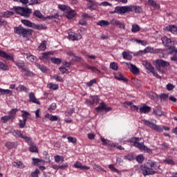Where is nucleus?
Masks as SVG:
<instances>
[{
  "instance_id": "1",
  "label": "nucleus",
  "mask_w": 177,
  "mask_h": 177,
  "mask_svg": "<svg viewBox=\"0 0 177 177\" xmlns=\"http://www.w3.org/2000/svg\"><path fill=\"white\" fill-rule=\"evenodd\" d=\"M14 32L19 37H23V38H27V37H31L32 35V30L25 28L21 25L14 27Z\"/></svg>"
},
{
  "instance_id": "2",
  "label": "nucleus",
  "mask_w": 177,
  "mask_h": 177,
  "mask_svg": "<svg viewBox=\"0 0 177 177\" xmlns=\"http://www.w3.org/2000/svg\"><path fill=\"white\" fill-rule=\"evenodd\" d=\"M140 138L138 137L132 138L130 140V143L132 146H135V147H137L140 150H142L144 151H147V153H149V154H151L153 151L150 148H148L147 147L145 146L144 142H139Z\"/></svg>"
},
{
  "instance_id": "3",
  "label": "nucleus",
  "mask_w": 177,
  "mask_h": 177,
  "mask_svg": "<svg viewBox=\"0 0 177 177\" xmlns=\"http://www.w3.org/2000/svg\"><path fill=\"white\" fill-rule=\"evenodd\" d=\"M153 169H156V162H148L144 167H142V174L145 176L147 175H154L156 171Z\"/></svg>"
},
{
  "instance_id": "4",
  "label": "nucleus",
  "mask_w": 177,
  "mask_h": 177,
  "mask_svg": "<svg viewBox=\"0 0 177 177\" xmlns=\"http://www.w3.org/2000/svg\"><path fill=\"white\" fill-rule=\"evenodd\" d=\"M12 10H14L17 15H19V16H23L26 18L30 17V15L32 13V10L20 6H14Z\"/></svg>"
},
{
  "instance_id": "5",
  "label": "nucleus",
  "mask_w": 177,
  "mask_h": 177,
  "mask_svg": "<svg viewBox=\"0 0 177 177\" xmlns=\"http://www.w3.org/2000/svg\"><path fill=\"white\" fill-rule=\"evenodd\" d=\"M58 8L60 10L65 13L66 19H74V17H75V15H77L75 11L72 10L70 6L66 5H59Z\"/></svg>"
},
{
  "instance_id": "6",
  "label": "nucleus",
  "mask_w": 177,
  "mask_h": 177,
  "mask_svg": "<svg viewBox=\"0 0 177 177\" xmlns=\"http://www.w3.org/2000/svg\"><path fill=\"white\" fill-rule=\"evenodd\" d=\"M143 66L148 70L147 73H151L154 77H156V78H158L159 80H161V76L158 75V73H156V71H154V66L150 64V62H148L147 61H144L142 62Z\"/></svg>"
},
{
  "instance_id": "7",
  "label": "nucleus",
  "mask_w": 177,
  "mask_h": 177,
  "mask_svg": "<svg viewBox=\"0 0 177 177\" xmlns=\"http://www.w3.org/2000/svg\"><path fill=\"white\" fill-rule=\"evenodd\" d=\"M21 23L22 24H24L26 27H30L35 30H44V25H37L29 20L22 19Z\"/></svg>"
},
{
  "instance_id": "8",
  "label": "nucleus",
  "mask_w": 177,
  "mask_h": 177,
  "mask_svg": "<svg viewBox=\"0 0 177 177\" xmlns=\"http://www.w3.org/2000/svg\"><path fill=\"white\" fill-rule=\"evenodd\" d=\"M129 6H116L113 13H117L118 15H125V13H129Z\"/></svg>"
},
{
  "instance_id": "9",
  "label": "nucleus",
  "mask_w": 177,
  "mask_h": 177,
  "mask_svg": "<svg viewBox=\"0 0 177 177\" xmlns=\"http://www.w3.org/2000/svg\"><path fill=\"white\" fill-rule=\"evenodd\" d=\"M161 39L163 45L168 48L169 50H171L172 49H174V48H176L174 45V41H172L171 39L167 37H163L161 38Z\"/></svg>"
},
{
  "instance_id": "10",
  "label": "nucleus",
  "mask_w": 177,
  "mask_h": 177,
  "mask_svg": "<svg viewBox=\"0 0 177 177\" xmlns=\"http://www.w3.org/2000/svg\"><path fill=\"white\" fill-rule=\"evenodd\" d=\"M100 101L99 96L91 95L89 97V99L86 100V104H88V106H93L94 104H97Z\"/></svg>"
},
{
  "instance_id": "11",
  "label": "nucleus",
  "mask_w": 177,
  "mask_h": 177,
  "mask_svg": "<svg viewBox=\"0 0 177 177\" xmlns=\"http://www.w3.org/2000/svg\"><path fill=\"white\" fill-rule=\"evenodd\" d=\"M27 143L29 145V151L30 153H38V148L37 147V145L34 143L32 141V138L29 137V139L27 140Z\"/></svg>"
},
{
  "instance_id": "12",
  "label": "nucleus",
  "mask_w": 177,
  "mask_h": 177,
  "mask_svg": "<svg viewBox=\"0 0 177 177\" xmlns=\"http://www.w3.org/2000/svg\"><path fill=\"white\" fill-rule=\"evenodd\" d=\"M33 16H35V17H37V19H41V20H44V21L47 20V19H48L49 20L56 19V17L53 15L47 16L46 17H45L39 10H35V12H33Z\"/></svg>"
},
{
  "instance_id": "13",
  "label": "nucleus",
  "mask_w": 177,
  "mask_h": 177,
  "mask_svg": "<svg viewBox=\"0 0 177 177\" xmlns=\"http://www.w3.org/2000/svg\"><path fill=\"white\" fill-rule=\"evenodd\" d=\"M86 8L89 10H96L97 9L98 4L93 0H86Z\"/></svg>"
},
{
  "instance_id": "14",
  "label": "nucleus",
  "mask_w": 177,
  "mask_h": 177,
  "mask_svg": "<svg viewBox=\"0 0 177 177\" xmlns=\"http://www.w3.org/2000/svg\"><path fill=\"white\" fill-rule=\"evenodd\" d=\"M152 114L153 115H156L157 117H161L165 114L164 111L161 109V106H156L154 108H153V112Z\"/></svg>"
},
{
  "instance_id": "15",
  "label": "nucleus",
  "mask_w": 177,
  "mask_h": 177,
  "mask_svg": "<svg viewBox=\"0 0 177 177\" xmlns=\"http://www.w3.org/2000/svg\"><path fill=\"white\" fill-rule=\"evenodd\" d=\"M169 66V62L164 61L162 59H157L156 61V68H161V67H168Z\"/></svg>"
},
{
  "instance_id": "16",
  "label": "nucleus",
  "mask_w": 177,
  "mask_h": 177,
  "mask_svg": "<svg viewBox=\"0 0 177 177\" xmlns=\"http://www.w3.org/2000/svg\"><path fill=\"white\" fill-rule=\"evenodd\" d=\"M169 55H171L170 57V60L171 62H177V48H173L171 50L169 51Z\"/></svg>"
},
{
  "instance_id": "17",
  "label": "nucleus",
  "mask_w": 177,
  "mask_h": 177,
  "mask_svg": "<svg viewBox=\"0 0 177 177\" xmlns=\"http://www.w3.org/2000/svg\"><path fill=\"white\" fill-rule=\"evenodd\" d=\"M115 80H118V81H122V82H128L129 81L128 78L124 77V75H122L121 72L115 73Z\"/></svg>"
},
{
  "instance_id": "18",
  "label": "nucleus",
  "mask_w": 177,
  "mask_h": 177,
  "mask_svg": "<svg viewBox=\"0 0 177 177\" xmlns=\"http://www.w3.org/2000/svg\"><path fill=\"white\" fill-rule=\"evenodd\" d=\"M13 134H14V136H17L18 138H21V139H24V140H26V142L30 138L27 136H23V132H21V131H20V130H14Z\"/></svg>"
},
{
  "instance_id": "19",
  "label": "nucleus",
  "mask_w": 177,
  "mask_h": 177,
  "mask_svg": "<svg viewBox=\"0 0 177 177\" xmlns=\"http://www.w3.org/2000/svg\"><path fill=\"white\" fill-rule=\"evenodd\" d=\"M0 57L6 59L7 60H13V55L12 53H7L5 51L0 50Z\"/></svg>"
},
{
  "instance_id": "20",
  "label": "nucleus",
  "mask_w": 177,
  "mask_h": 177,
  "mask_svg": "<svg viewBox=\"0 0 177 177\" xmlns=\"http://www.w3.org/2000/svg\"><path fill=\"white\" fill-rule=\"evenodd\" d=\"M29 102L30 103H35V104H41V102L38 101L37 97H35V94L32 92L30 93L29 95Z\"/></svg>"
},
{
  "instance_id": "21",
  "label": "nucleus",
  "mask_w": 177,
  "mask_h": 177,
  "mask_svg": "<svg viewBox=\"0 0 177 177\" xmlns=\"http://www.w3.org/2000/svg\"><path fill=\"white\" fill-rule=\"evenodd\" d=\"M68 38L72 41H78L79 39H81V38H82V35H81V34H75L74 32H72L68 34Z\"/></svg>"
},
{
  "instance_id": "22",
  "label": "nucleus",
  "mask_w": 177,
  "mask_h": 177,
  "mask_svg": "<svg viewBox=\"0 0 177 177\" xmlns=\"http://www.w3.org/2000/svg\"><path fill=\"white\" fill-rule=\"evenodd\" d=\"M150 110H151V107L145 105L140 107L139 111L141 114H149L150 113Z\"/></svg>"
},
{
  "instance_id": "23",
  "label": "nucleus",
  "mask_w": 177,
  "mask_h": 177,
  "mask_svg": "<svg viewBox=\"0 0 177 177\" xmlns=\"http://www.w3.org/2000/svg\"><path fill=\"white\" fill-rule=\"evenodd\" d=\"M50 55H52L51 52L44 53L42 56L39 57L40 60H46V62H49L50 60Z\"/></svg>"
},
{
  "instance_id": "24",
  "label": "nucleus",
  "mask_w": 177,
  "mask_h": 177,
  "mask_svg": "<svg viewBox=\"0 0 177 177\" xmlns=\"http://www.w3.org/2000/svg\"><path fill=\"white\" fill-rule=\"evenodd\" d=\"M138 53H156V49L151 46L145 48L143 50H140Z\"/></svg>"
},
{
  "instance_id": "25",
  "label": "nucleus",
  "mask_w": 177,
  "mask_h": 177,
  "mask_svg": "<svg viewBox=\"0 0 177 177\" xmlns=\"http://www.w3.org/2000/svg\"><path fill=\"white\" fill-rule=\"evenodd\" d=\"M155 55H158L159 57H166L167 53H165V50L161 48H156L155 49Z\"/></svg>"
},
{
  "instance_id": "26",
  "label": "nucleus",
  "mask_w": 177,
  "mask_h": 177,
  "mask_svg": "<svg viewBox=\"0 0 177 177\" xmlns=\"http://www.w3.org/2000/svg\"><path fill=\"white\" fill-rule=\"evenodd\" d=\"M73 167L74 168H79L80 169H90V167L86 166V165H82V163H81L80 162H76L74 165H73Z\"/></svg>"
},
{
  "instance_id": "27",
  "label": "nucleus",
  "mask_w": 177,
  "mask_h": 177,
  "mask_svg": "<svg viewBox=\"0 0 177 177\" xmlns=\"http://www.w3.org/2000/svg\"><path fill=\"white\" fill-rule=\"evenodd\" d=\"M14 64H15V66H17V67H18V68H19V70L24 71V68H26L27 67L26 66V64L23 61H15Z\"/></svg>"
},
{
  "instance_id": "28",
  "label": "nucleus",
  "mask_w": 177,
  "mask_h": 177,
  "mask_svg": "<svg viewBox=\"0 0 177 177\" xmlns=\"http://www.w3.org/2000/svg\"><path fill=\"white\" fill-rule=\"evenodd\" d=\"M130 12H135V13H141L142 8L136 6H129Z\"/></svg>"
},
{
  "instance_id": "29",
  "label": "nucleus",
  "mask_w": 177,
  "mask_h": 177,
  "mask_svg": "<svg viewBox=\"0 0 177 177\" xmlns=\"http://www.w3.org/2000/svg\"><path fill=\"white\" fill-rule=\"evenodd\" d=\"M130 71L133 74V75H138L140 73L139 68L132 64H130Z\"/></svg>"
},
{
  "instance_id": "30",
  "label": "nucleus",
  "mask_w": 177,
  "mask_h": 177,
  "mask_svg": "<svg viewBox=\"0 0 177 177\" xmlns=\"http://www.w3.org/2000/svg\"><path fill=\"white\" fill-rule=\"evenodd\" d=\"M164 162L169 165H175V161L172 159V156H167L164 160Z\"/></svg>"
},
{
  "instance_id": "31",
  "label": "nucleus",
  "mask_w": 177,
  "mask_h": 177,
  "mask_svg": "<svg viewBox=\"0 0 177 177\" xmlns=\"http://www.w3.org/2000/svg\"><path fill=\"white\" fill-rule=\"evenodd\" d=\"M17 111H19V109H12L11 111H8V114L10 117H12V121L15 120V118L16 117V114H17Z\"/></svg>"
},
{
  "instance_id": "32",
  "label": "nucleus",
  "mask_w": 177,
  "mask_h": 177,
  "mask_svg": "<svg viewBox=\"0 0 177 177\" xmlns=\"http://www.w3.org/2000/svg\"><path fill=\"white\" fill-rule=\"evenodd\" d=\"M122 56L125 60H132V55L127 51H123L122 53Z\"/></svg>"
},
{
  "instance_id": "33",
  "label": "nucleus",
  "mask_w": 177,
  "mask_h": 177,
  "mask_svg": "<svg viewBox=\"0 0 177 177\" xmlns=\"http://www.w3.org/2000/svg\"><path fill=\"white\" fill-rule=\"evenodd\" d=\"M25 72L24 75L26 77H34V73H32L28 66H26L25 68H24V71Z\"/></svg>"
},
{
  "instance_id": "34",
  "label": "nucleus",
  "mask_w": 177,
  "mask_h": 177,
  "mask_svg": "<svg viewBox=\"0 0 177 177\" xmlns=\"http://www.w3.org/2000/svg\"><path fill=\"white\" fill-rule=\"evenodd\" d=\"M167 31H170V32H172L174 34V32H177V26L174 25H171L166 27Z\"/></svg>"
},
{
  "instance_id": "35",
  "label": "nucleus",
  "mask_w": 177,
  "mask_h": 177,
  "mask_svg": "<svg viewBox=\"0 0 177 177\" xmlns=\"http://www.w3.org/2000/svg\"><path fill=\"white\" fill-rule=\"evenodd\" d=\"M0 93H1L3 95H9V96H12V95H13V93L11 90L3 88H0Z\"/></svg>"
},
{
  "instance_id": "36",
  "label": "nucleus",
  "mask_w": 177,
  "mask_h": 177,
  "mask_svg": "<svg viewBox=\"0 0 177 177\" xmlns=\"http://www.w3.org/2000/svg\"><path fill=\"white\" fill-rule=\"evenodd\" d=\"M97 26H100V27H107V26H110V22L106 20H101L97 23Z\"/></svg>"
},
{
  "instance_id": "37",
  "label": "nucleus",
  "mask_w": 177,
  "mask_h": 177,
  "mask_svg": "<svg viewBox=\"0 0 177 177\" xmlns=\"http://www.w3.org/2000/svg\"><path fill=\"white\" fill-rule=\"evenodd\" d=\"M12 121V116L10 115H4L3 117L1 118V122H3V124H6V122H8V121Z\"/></svg>"
},
{
  "instance_id": "38",
  "label": "nucleus",
  "mask_w": 177,
  "mask_h": 177,
  "mask_svg": "<svg viewBox=\"0 0 177 177\" xmlns=\"http://www.w3.org/2000/svg\"><path fill=\"white\" fill-rule=\"evenodd\" d=\"M13 165L14 167H15V168H19V169L26 168V166L24 165V164H23V162H21V161L14 162Z\"/></svg>"
},
{
  "instance_id": "39",
  "label": "nucleus",
  "mask_w": 177,
  "mask_h": 177,
  "mask_svg": "<svg viewBox=\"0 0 177 177\" xmlns=\"http://www.w3.org/2000/svg\"><path fill=\"white\" fill-rule=\"evenodd\" d=\"M46 49V41L44 40L38 46L37 50H45Z\"/></svg>"
},
{
  "instance_id": "40",
  "label": "nucleus",
  "mask_w": 177,
  "mask_h": 177,
  "mask_svg": "<svg viewBox=\"0 0 177 177\" xmlns=\"http://www.w3.org/2000/svg\"><path fill=\"white\" fill-rule=\"evenodd\" d=\"M1 15L3 16V17H6V19L9 18L10 16H13V15H15V12H12V11H5L3 12H1Z\"/></svg>"
},
{
  "instance_id": "41",
  "label": "nucleus",
  "mask_w": 177,
  "mask_h": 177,
  "mask_svg": "<svg viewBox=\"0 0 177 177\" xmlns=\"http://www.w3.org/2000/svg\"><path fill=\"white\" fill-rule=\"evenodd\" d=\"M36 67H37L39 70L41 71L42 73H48V68L44 65L36 64Z\"/></svg>"
},
{
  "instance_id": "42",
  "label": "nucleus",
  "mask_w": 177,
  "mask_h": 177,
  "mask_svg": "<svg viewBox=\"0 0 177 177\" xmlns=\"http://www.w3.org/2000/svg\"><path fill=\"white\" fill-rule=\"evenodd\" d=\"M27 57H26V59H28V60H29V62H38V59L37 58V57L32 55H30V54H26Z\"/></svg>"
},
{
  "instance_id": "43",
  "label": "nucleus",
  "mask_w": 177,
  "mask_h": 177,
  "mask_svg": "<svg viewBox=\"0 0 177 177\" xmlns=\"http://www.w3.org/2000/svg\"><path fill=\"white\" fill-rule=\"evenodd\" d=\"M50 62L53 64H62V59L60 58H56V57H51L50 58Z\"/></svg>"
},
{
  "instance_id": "44",
  "label": "nucleus",
  "mask_w": 177,
  "mask_h": 177,
  "mask_svg": "<svg viewBox=\"0 0 177 177\" xmlns=\"http://www.w3.org/2000/svg\"><path fill=\"white\" fill-rule=\"evenodd\" d=\"M140 31V26L138 24H133L131 28V32H138Z\"/></svg>"
},
{
  "instance_id": "45",
  "label": "nucleus",
  "mask_w": 177,
  "mask_h": 177,
  "mask_svg": "<svg viewBox=\"0 0 177 177\" xmlns=\"http://www.w3.org/2000/svg\"><path fill=\"white\" fill-rule=\"evenodd\" d=\"M109 67L110 68H111V70H113L114 71H118V64H117L116 62H111Z\"/></svg>"
},
{
  "instance_id": "46",
  "label": "nucleus",
  "mask_w": 177,
  "mask_h": 177,
  "mask_svg": "<svg viewBox=\"0 0 177 177\" xmlns=\"http://www.w3.org/2000/svg\"><path fill=\"white\" fill-rule=\"evenodd\" d=\"M84 67L87 68L88 70H91V71H98V73H100V71H99L96 67L89 66L87 64H84Z\"/></svg>"
},
{
  "instance_id": "47",
  "label": "nucleus",
  "mask_w": 177,
  "mask_h": 177,
  "mask_svg": "<svg viewBox=\"0 0 177 177\" xmlns=\"http://www.w3.org/2000/svg\"><path fill=\"white\" fill-rule=\"evenodd\" d=\"M6 147H7L8 150H11V149H14V147H16V143L8 142L6 144Z\"/></svg>"
},
{
  "instance_id": "48",
  "label": "nucleus",
  "mask_w": 177,
  "mask_h": 177,
  "mask_svg": "<svg viewBox=\"0 0 177 177\" xmlns=\"http://www.w3.org/2000/svg\"><path fill=\"white\" fill-rule=\"evenodd\" d=\"M48 86L49 89H53V91H56V90L59 89V85L55 84L53 83H49L48 84Z\"/></svg>"
},
{
  "instance_id": "49",
  "label": "nucleus",
  "mask_w": 177,
  "mask_h": 177,
  "mask_svg": "<svg viewBox=\"0 0 177 177\" xmlns=\"http://www.w3.org/2000/svg\"><path fill=\"white\" fill-rule=\"evenodd\" d=\"M124 160H129V161H132V160H135V156L133 153H129L124 156Z\"/></svg>"
},
{
  "instance_id": "50",
  "label": "nucleus",
  "mask_w": 177,
  "mask_h": 177,
  "mask_svg": "<svg viewBox=\"0 0 177 177\" xmlns=\"http://www.w3.org/2000/svg\"><path fill=\"white\" fill-rule=\"evenodd\" d=\"M142 121L145 124V125H147V127H149V128H151L152 129L154 127L155 124H153V122H151L149 120H143Z\"/></svg>"
},
{
  "instance_id": "51",
  "label": "nucleus",
  "mask_w": 177,
  "mask_h": 177,
  "mask_svg": "<svg viewBox=\"0 0 177 177\" xmlns=\"http://www.w3.org/2000/svg\"><path fill=\"white\" fill-rule=\"evenodd\" d=\"M106 109V104L104 102H101L100 106L95 108L97 111H100V110H104Z\"/></svg>"
},
{
  "instance_id": "52",
  "label": "nucleus",
  "mask_w": 177,
  "mask_h": 177,
  "mask_svg": "<svg viewBox=\"0 0 177 177\" xmlns=\"http://www.w3.org/2000/svg\"><path fill=\"white\" fill-rule=\"evenodd\" d=\"M26 124H27V120L26 119L20 120L19 123V128H24L26 127Z\"/></svg>"
},
{
  "instance_id": "53",
  "label": "nucleus",
  "mask_w": 177,
  "mask_h": 177,
  "mask_svg": "<svg viewBox=\"0 0 177 177\" xmlns=\"http://www.w3.org/2000/svg\"><path fill=\"white\" fill-rule=\"evenodd\" d=\"M0 69L3 70V71H6L9 70V67L8 65L5 64L3 62H0Z\"/></svg>"
},
{
  "instance_id": "54",
  "label": "nucleus",
  "mask_w": 177,
  "mask_h": 177,
  "mask_svg": "<svg viewBox=\"0 0 177 177\" xmlns=\"http://www.w3.org/2000/svg\"><path fill=\"white\" fill-rule=\"evenodd\" d=\"M135 41L136 42H137V44H140V45H142V46H146V45H149V42L145 40L136 39Z\"/></svg>"
},
{
  "instance_id": "55",
  "label": "nucleus",
  "mask_w": 177,
  "mask_h": 177,
  "mask_svg": "<svg viewBox=\"0 0 177 177\" xmlns=\"http://www.w3.org/2000/svg\"><path fill=\"white\" fill-rule=\"evenodd\" d=\"M101 142L102 143V145H109V146H111V142H110V140L105 139L103 137H101Z\"/></svg>"
},
{
  "instance_id": "56",
  "label": "nucleus",
  "mask_w": 177,
  "mask_h": 177,
  "mask_svg": "<svg viewBox=\"0 0 177 177\" xmlns=\"http://www.w3.org/2000/svg\"><path fill=\"white\" fill-rule=\"evenodd\" d=\"M18 88L22 92H26V93H28V88L26 87L24 85L19 84Z\"/></svg>"
},
{
  "instance_id": "57",
  "label": "nucleus",
  "mask_w": 177,
  "mask_h": 177,
  "mask_svg": "<svg viewBox=\"0 0 177 177\" xmlns=\"http://www.w3.org/2000/svg\"><path fill=\"white\" fill-rule=\"evenodd\" d=\"M136 161H138V162L140 164L143 162V161H145V157L143 156V155L140 154L136 158Z\"/></svg>"
},
{
  "instance_id": "58",
  "label": "nucleus",
  "mask_w": 177,
  "mask_h": 177,
  "mask_svg": "<svg viewBox=\"0 0 177 177\" xmlns=\"http://www.w3.org/2000/svg\"><path fill=\"white\" fill-rule=\"evenodd\" d=\"M97 82V80L93 79L91 81L86 83V86L91 87L93 86V84H96Z\"/></svg>"
},
{
  "instance_id": "59",
  "label": "nucleus",
  "mask_w": 177,
  "mask_h": 177,
  "mask_svg": "<svg viewBox=\"0 0 177 177\" xmlns=\"http://www.w3.org/2000/svg\"><path fill=\"white\" fill-rule=\"evenodd\" d=\"M22 115L21 117L23 120H26L27 121V118H28V115H30V113L26 111H21Z\"/></svg>"
},
{
  "instance_id": "60",
  "label": "nucleus",
  "mask_w": 177,
  "mask_h": 177,
  "mask_svg": "<svg viewBox=\"0 0 177 177\" xmlns=\"http://www.w3.org/2000/svg\"><path fill=\"white\" fill-rule=\"evenodd\" d=\"M53 79L55 80V81H57V82H63L64 81L62 76H59V75H56L53 76Z\"/></svg>"
},
{
  "instance_id": "61",
  "label": "nucleus",
  "mask_w": 177,
  "mask_h": 177,
  "mask_svg": "<svg viewBox=\"0 0 177 177\" xmlns=\"http://www.w3.org/2000/svg\"><path fill=\"white\" fill-rule=\"evenodd\" d=\"M68 143H73V145H77V138L69 136L68 137Z\"/></svg>"
},
{
  "instance_id": "62",
  "label": "nucleus",
  "mask_w": 177,
  "mask_h": 177,
  "mask_svg": "<svg viewBox=\"0 0 177 177\" xmlns=\"http://www.w3.org/2000/svg\"><path fill=\"white\" fill-rule=\"evenodd\" d=\"M147 3L151 6H153V8H158V6L157 3H156V1H154V0H148Z\"/></svg>"
},
{
  "instance_id": "63",
  "label": "nucleus",
  "mask_w": 177,
  "mask_h": 177,
  "mask_svg": "<svg viewBox=\"0 0 177 177\" xmlns=\"http://www.w3.org/2000/svg\"><path fill=\"white\" fill-rule=\"evenodd\" d=\"M152 129H154V131H156L157 132H162V127L157 124H154Z\"/></svg>"
},
{
  "instance_id": "64",
  "label": "nucleus",
  "mask_w": 177,
  "mask_h": 177,
  "mask_svg": "<svg viewBox=\"0 0 177 177\" xmlns=\"http://www.w3.org/2000/svg\"><path fill=\"white\" fill-rule=\"evenodd\" d=\"M39 174V169H36L35 170V171L31 173V176L32 177H38Z\"/></svg>"
}]
</instances>
